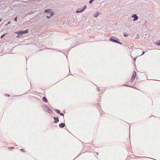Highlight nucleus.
Masks as SVG:
<instances>
[{
    "label": "nucleus",
    "instance_id": "obj_4",
    "mask_svg": "<svg viewBox=\"0 0 160 160\" xmlns=\"http://www.w3.org/2000/svg\"><path fill=\"white\" fill-rule=\"evenodd\" d=\"M136 73L135 72H134L133 73L132 76V78H131V79H132V80H134L135 79V78L136 77Z\"/></svg>",
    "mask_w": 160,
    "mask_h": 160
},
{
    "label": "nucleus",
    "instance_id": "obj_28",
    "mask_svg": "<svg viewBox=\"0 0 160 160\" xmlns=\"http://www.w3.org/2000/svg\"><path fill=\"white\" fill-rule=\"evenodd\" d=\"M13 148V147H10V148H11V149H12V148Z\"/></svg>",
    "mask_w": 160,
    "mask_h": 160
},
{
    "label": "nucleus",
    "instance_id": "obj_18",
    "mask_svg": "<svg viewBox=\"0 0 160 160\" xmlns=\"http://www.w3.org/2000/svg\"><path fill=\"white\" fill-rule=\"evenodd\" d=\"M93 2V0H90L89 1V3H90L91 4V3H92V2Z\"/></svg>",
    "mask_w": 160,
    "mask_h": 160
},
{
    "label": "nucleus",
    "instance_id": "obj_11",
    "mask_svg": "<svg viewBox=\"0 0 160 160\" xmlns=\"http://www.w3.org/2000/svg\"><path fill=\"white\" fill-rule=\"evenodd\" d=\"M54 15V14L53 12H52L51 13V14L50 16H47V18L49 19L50 18V17H51L52 16H53Z\"/></svg>",
    "mask_w": 160,
    "mask_h": 160
},
{
    "label": "nucleus",
    "instance_id": "obj_15",
    "mask_svg": "<svg viewBox=\"0 0 160 160\" xmlns=\"http://www.w3.org/2000/svg\"><path fill=\"white\" fill-rule=\"evenodd\" d=\"M55 110L57 111V112L58 113L60 114V111L59 110Z\"/></svg>",
    "mask_w": 160,
    "mask_h": 160
},
{
    "label": "nucleus",
    "instance_id": "obj_3",
    "mask_svg": "<svg viewBox=\"0 0 160 160\" xmlns=\"http://www.w3.org/2000/svg\"><path fill=\"white\" fill-rule=\"evenodd\" d=\"M132 17L134 18L133 19V21H135L137 20L138 19V17L137 15L136 14H133L132 16Z\"/></svg>",
    "mask_w": 160,
    "mask_h": 160
},
{
    "label": "nucleus",
    "instance_id": "obj_27",
    "mask_svg": "<svg viewBox=\"0 0 160 160\" xmlns=\"http://www.w3.org/2000/svg\"><path fill=\"white\" fill-rule=\"evenodd\" d=\"M20 150H21V151H24V149H20Z\"/></svg>",
    "mask_w": 160,
    "mask_h": 160
},
{
    "label": "nucleus",
    "instance_id": "obj_22",
    "mask_svg": "<svg viewBox=\"0 0 160 160\" xmlns=\"http://www.w3.org/2000/svg\"><path fill=\"white\" fill-rule=\"evenodd\" d=\"M124 37H127V36H128V34H124Z\"/></svg>",
    "mask_w": 160,
    "mask_h": 160
},
{
    "label": "nucleus",
    "instance_id": "obj_24",
    "mask_svg": "<svg viewBox=\"0 0 160 160\" xmlns=\"http://www.w3.org/2000/svg\"><path fill=\"white\" fill-rule=\"evenodd\" d=\"M133 81V80H132V79H131V80H130V82L131 83Z\"/></svg>",
    "mask_w": 160,
    "mask_h": 160
},
{
    "label": "nucleus",
    "instance_id": "obj_23",
    "mask_svg": "<svg viewBox=\"0 0 160 160\" xmlns=\"http://www.w3.org/2000/svg\"><path fill=\"white\" fill-rule=\"evenodd\" d=\"M5 96H8V97H10V95L9 94H5Z\"/></svg>",
    "mask_w": 160,
    "mask_h": 160
},
{
    "label": "nucleus",
    "instance_id": "obj_1",
    "mask_svg": "<svg viewBox=\"0 0 160 160\" xmlns=\"http://www.w3.org/2000/svg\"><path fill=\"white\" fill-rule=\"evenodd\" d=\"M45 110L47 111L48 112L51 113L52 112V111L51 109L49 108V107L47 106H45L44 108Z\"/></svg>",
    "mask_w": 160,
    "mask_h": 160
},
{
    "label": "nucleus",
    "instance_id": "obj_9",
    "mask_svg": "<svg viewBox=\"0 0 160 160\" xmlns=\"http://www.w3.org/2000/svg\"><path fill=\"white\" fill-rule=\"evenodd\" d=\"M42 100L43 101L46 102H48V100L47 99V98L44 97H43V98H42Z\"/></svg>",
    "mask_w": 160,
    "mask_h": 160
},
{
    "label": "nucleus",
    "instance_id": "obj_17",
    "mask_svg": "<svg viewBox=\"0 0 160 160\" xmlns=\"http://www.w3.org/2000/svg\"><path fill=\"white\" fill-rule=\"evenodd\" d=\"M86 8V6H85L83 8H82L83 10V11H84L85 9Z\"/></svg>",
    "mask_w": 160,
    "mask_h": 160
},
{
    "label": "nucleus",
    "instance_id": "obj_30",
    "mask_svg": "<svg viewBox=\"0 0 160 160\" xmlns=\"http://www.w3.org/2000/svg\"><path fill=\"white\" fill-rule=\"evenodd\" d=\"M93 0V1H94L95 0Z\"/></svg>",
    "mask_w": 160,
    "mask_h": 160
},
{
    "label": "nucleus",
    "instance_id": "obj_2",
    "mask_svg": "<svg viewBox=\"0 0 160 160\" xmlns=\"http://www.w3.org/2000/svg\"><path fill=\"white\" fill-rule=\"evenodd\" d=\"M117 38L116 37H114V38H110V40L113 42H116L118 43H119L120 44H122V43H121L120 42H119L117 40L115 39V38Z\"/></svg>",
    "mask_w": 160,
    "mask_h": 160
},
{
    "label": "nucleus",
    "instance_id": "obj_26",
    "mask_svg": "<svg viewBox=\"0 0 160 160\" xmlns=\"http://www.w3.org/2000/svg\"><path fill=\"white\" fill-rule=\"evenodd\" d=\"M145 53V52H144L143 51V53H142V54L141 55H142L143 54H144V53Z\"/></svg>",
    "mask_w": 160,
    "mask_h": 160
},
{
    "label": "nucleus",
    "instance_id": "obj_16",
    "mask_svg": "<svg viewBox=\"0 0 160 160\" xmlns=\"http://www.w3.org/2000/svg\"><path fill=\"white\" fill-rule=\"evenodd\" d=\"M5 34H4L3 35H2L1 36V38H2L5 35Z\"/></svg>",
    "mask_w": 160,
    "mask_h": 160
},
{
    "label": "nucleus",
    "instance_id": "obj_25",
    "mask_svg": "<svg viewBox=\"0 0 160 160\" xmlns=\"http://www.w3.org/2000/svg\"><path fill=\"white\" fill-rule=\"evenodd\" d=\"M136 58H134V62L136 61Z\"/></svg>",
    "mask_w": 160,
    "mask_h": 160
},
{
    "label": "nucleus",
    "instance_id": "obj_14",
    "mask_svg": "<svg viewBox=\"0 0 160 160\" xmlns=\"http://www.w3.org/2000/svg\"><path fill=\"white\" fill-rule=\"evenodd\" d=\"M155 44L157 45H160V41H157L155 42Z\"/></svg>",
    "mask_w": 160,
    "mask_h": 160
},
{
    "label": "nucleus",
    "instance_id": "obj_20",
    "mask_svg": "<svg viewBox=\"0 0 160 160\" xmlns=\"http://www.w3.org/2000/svg\"><path fill=\"white\" fill-rule=\"evenodd\" d=\"M17 17H16L14 19V20L15 21H17Z\"/></svg>",
    "mask_w": 160,
    "mask_h": 160
},
{
    "label": "nucleus",
    "instance_id": "obj_19",
    "mask_svg": "<svg viewBox=\"0 0 160 160\" xmlns=\"http://www.w3.org/2000/svg\"><path fill=\"white\" fill-rule=\"evenodd\" d=\"M11 23L10 22V21H8V23L7 24H5L6 25V26H7L8 24H10Z\"/></svg>",
    "mask_w": 160,
    "mask_h": 160
},
{
    "label": "nucleus",
    "instance_id": "obj_21",
    "mask_svg": "<svg viewBox=\"0 0 160 160\" xmlns=\"http://www.w3.org/2000/svg\"><path fill=\"white\" fill-rule=\"evenodd\" d=\"M60 115L62 116H64V114L62 113H60Z\"/></svg>",
    "mask_w": 160,
    "mask_h": 160
},
{
    "label": "nucleus",
    "instance_id": "obj_8",
    "mask_svg": "<svg viewBox=\"0 0 160 160\" xmlns=\"http://www.w3.org/2000/svg\"><path fill=\"white\" fill-rule=\"evenodd\" d=\"M100 14V13L99 12H97L94 14V17L96 18Z\"/></svg>",
    "mask_w": 160,
    "mask_h": 160
},
{
    "label": "nucleus",
    "instance_id": "obj_29",
    "mask_svg": "<svg viewBox=\"0 0 160 160\" xmlns=\"http://www.w3.org/2000/svg\"><path fill=\"white\" fill-rule=\"evenodd\" d=\"M2 20V19L1 18V19H0V22H1Z\"/></svg>",
    "mask_w": 160,
    "mask_h": 160
},
{
    "label": "nucleus",
    "instance_id": "obj_12",
    "mask_svg": "<svg viewBox=\"0 0 160 160\" xmlns=\"http://www.w3.org/2000/svg\"><path fill=\"white\" fill-rule=\"evenodd\" d=\"M17 33L19 35H22L23 34V33H22V31H19V32H17Z\"/></svg>",
    "mask_w": 160,
    "mask_h": 160
},
{
    "label": "nucleus",
    "instance_id": "obj_10",
    "mask_svg": "<svg viewBox=\"0 0 160 160\" xmlns=\"http://www.w3.org/2000/svg\"><path fill=\"white\" fill-rule=\"evenodd\" d=\"M65 126V124H64V123L60 124L59 125V126L61 128H62L64 127Z\"/></svg>",
    "mask_w": 160,
    "mask_h": 160
},
{
    "label": "nucleus",
    "instance_id": "obj_13",
    "mask_svg": "<svg viewBox=\"0 0 160 160\" xmlns=\"http://www.w3.org/2000/svg\"><path fill=\"white\" fill-rule=\"evenodd\" d=\"M28 32V30H25L23 32H22V33H23V34L24 33H27Z\"/></svg>",
    "mask_w": 160,
    "mask_h": 160
},
{
    "label": "nucleus",
    "instance_id": "obj_5",
    "mask_svg": "<svg viewBox=\"0 0 160 160\" xmlns=\"http://www.w3.org/2000/svg\"><path fill=\"white\" fill-rule=\"evenodd\" d=\"M54 119L55 120L54 123H56L59 122V119L58 118L54 117Z\"/></svg>",
    "mask_w": 160,
    "mask_h": 160
},
{
    "label": "nucleus",
    "instance_id": "obj_6",
    "mask_svg": "<svg viewBox=\"0 0 160 160\" xmlns=\"http://www.w3.org/2000/svg\"><path fill=\"white\" fill-rule=\"evenodd\" d=\"M51 9H47L44 10V12L45 13H51Z\"/></svg>",
    "mask_w": 160,
    "mask_h": 160
},
{
    "label": "nucleus",
    "instance_id": "obj_7",
    "mask_svg": "<svg viewBox=\"0 0 160 160\" xmlns=\"http://www.w3.org/2000/svg\"><path fill=\"white\" fill-rule=\"evenodd\" d=\"M83 10L82 9L80 10H79V9H78L77 10H76V12L77 13H79V12H82L83 11Z\"/></svg>",
    "mask_w": 160,
    "mask_h": 160
}]
</instances>
